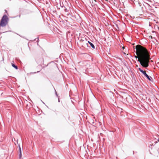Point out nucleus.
<instances>
[{
    "mask_svg": "<svg viewBox=\"0 0 159 159\" xmlns=\"http://www.w3.org/2000/svg\"><path fill=\"white\" fill-rule=\"evenodd\" d=\"M153 145V143H152V145ZM152 146V145H151Z\"/></svg>",
    "mask_w": 159,
    "mask_h": 159,
    "instance_id": "obj_24",
    "label": "nucleus"
},
{
    "mask_svg": "<svg viewBox=\"0 0 159 159\" xmlns=\"http://www.w3.org/2000/svg\"><path fill=\"white\" fill-rule=\"evenodd\" d=\"M83 72L85 74H88V75H89V73H91L92 71V70H83Z\"/></svg>",
    "mask_w": 159,
    "mask_h": 159,
    "instance_id": "obj_6",
    "label": "nucleus"
},
{
    "mask_svg": "<svg viewBox=\"0 0 159 159\" xmlns=\"http://www.w3.org/2000/svg\"><path fill=\"white\" fill-rule=\"evenodd\" d=\"M5 11L6 12H7V11L6 10H5Z\"/></svg>",
    "mask_w": 159,
    "mask_h": 159,
    "instance_id": "obj_17",
    "label": "nucleus"
},
{
    "mask_svg": "<svg viewBox=\"0 0 159 159\" xmlns=\"http://www.w3.org/2000/svg\"><path fill=\"white\" fill-rule=\"evenodd\" d=\"M11 65L14 68L16 69H18V67L15 64L11 63Z\"/></svg>",
    "mask_w": 159,
    "mask_h": 159,
    "instance_id": "obj_7",
    "label": "nucleus"
},
{
    "mask_svg": "<svg viewBox=\"0 0 159 159\" xmlns=\"http://www.w3.org/2000/svg\"><path fill=\"white\" fill-rule=\"evenodd\" d=\"M154 143H155V144H155L156 143V142H154Z\"/></svg>",
    "mask_w": 159,
    "mask_h": 159,
    "instance_id": "obj_23",
    "label": "nucleus"
},
{
    "mask_svg": "<svg viewBox=\"0 0 159 159\" xmlns=\"http://www.w3.org/2000/svg\"><path fill=\"white\" fill-rule=\"evenodd\" d=\"M8 18L6 15H4L2 17L0 25L1 26L4 27L8 23Z\"/></svg>",
    "mask_w": 159,
    "mask_h": 159,
    "instance_id": "obj_2",
    "label": "nucleus"
},
{
    "mask_svg": "<svg viewBox=\"0 0 159 159\" xmlns=\"http://www.w3.org/2000/svg\"><path fill=\"white\" fill-rule=\"evenodd\" d=\"M18 147H19V158L20 159V158H21L22 157V151H21V149L20 147V144H18Z\"/></svg>",
    "mask_w": 159,
    "mask_h": 159,
    "instance_id": "obj_5",
    "label": "nucleus"
},
{
    "mask_svg": "<svg viewBox=\"0 0 159 159\" xmlns=\"http://www.w3.org/2000/svg\"><path fill=\"white\" fill-rule=\"evenodd\" d=\"M59 71L60 72H61V74H62V72H61V71H60V70H59Z\"/></svg>",
    "mask_w": 159,
    "mask_h": 159,
    "instance_id": "obj_18",
    "label": "nucleus"
},
{
    "mask_svg": "<svg viewBox=\"0 0 159 159\" xmlns=\"http://www.w3.org/2000/svg\"><path fill=\"white\" fill-rule=\"evenodd\" d=\"M82 42L83 43V44L85 46H88V44L87 42H88L89 44L90 45V46L91 47L93 48L94 49L95 48L94 45H93V43H92L90 42L89 41H87V40H83L82 41Z\"/></svg>",
    "mask_w": 159,
    "mask_h": 159,
    "instance_id": "obj_4",
    "label": "nucleus"
},
{
    "mask_svg": "<svg viewBox=\"0 0 159 159\" xmlns=\"http://www.w3.org/2000/svg\"><path fill=\"white\" fill-rule=\"evenodd\" d=\"M113 71H114V72H116V73H115L116 75H117V72H119L120 71V70H116L117 71H116L115 70H112Z\"/></svg>",
    "mask_w": 159,
    "mask_h": 159,
    "instance_id": "obj_10",
    "label": "nucleus"
},
{
    "mask_svg": "<svg viewBox=\"0 0 159 159\" xmlns=\"http://www.w3.org/2000/svg\"><path fill=\"white\" fill-rule=\"evenodd\" d=\"M134 51H135V48H134Z\"/></svg>",
    "mask_w": 159,
    "mask_h": 159,
    "instance_id": "obj_26",
    "label": "nucleus"
},
{
    "mask_svg": "<svg viewBox=\"0 0 159 159\" xmlns=\"http://www.w3.org/2000/svg\"><path fill=\"white\" fill-rule=\"evenodd\" d=\"M157 141L159 142V138L158 139H157Z\"/></svg>",
    "mask_w": 159,
    "mask_h": 159,
    "instance_id": "obj_19",
    "label": "nucleus"
},
{
    "mask_svg": "<svg viewBox=\"0 0 159 159\" xmlns=\"http://www.w3.org/2000/svg\"><path fill=\"white\" fill-rule=\"evenodd\" d=\"M109 71H110V72H111V73H112V72H113L112 71H111V70H109Z\"/></svg>",
    "mask_w": 159,
    "mask_h": 159,
    "instance_id": "obj_15",
    "label": "nucleus"
},
{
    "mask_svg": "<svg viewBox=\"0 0 159 159\" xmlns=\"http://www.w3.org/2000/svg\"><path fill=\"white\" fill-rule=\"evenodd\" d=\"M130 71V72H131V73H130L131 74V76L132 77V78L133 77H132V75H133V72L132 71V70H129Z\"/></svg>",
    "mask_w": 159,
    "mask_h": 159,
    "instance_id": "obj_11",
    "label": "nucleus"
},
{
    "mask_svg": "<svg viewBox=\"0 0 159 159\" xmlns=\"http://www.w3.org/2000/svg\"><path fill=\"white\" fill-rule=\"evenodd\" d=\"M58 102H60V100H59V99H58Z\"/></svg>",
    "mask_w": 159,
    "mask_h": 159,
    "instance_id": "obj_21",
    "label": "nucleus"
},
{
    "mask_svg": "<svg viewBox=\"0 0 159 159\" xmlns=\"http://www.w3.org/2000/svg\"><path fill=\"white\" fill-rule=\"evenodd\" d=\"M150 37H151V38H152V36H150Z\"/></svg>",
    "mask_w": 159,
    "mask_h": 159,
    "instance_id": "obj_20",
    "label": "nucleus"
},
{
    "mask_svg": "<svg viewBox=\"0 0 159 159\" xmlns=\"http://www.w3.org/2000/svg\"><path fill=\"white\" fill-rule=\"evenodd\" d=\"M135 49L136 54L139 56L138 61L140 64L144 67H147L148 66L149 60L150 59L148 51L145 48L139 45H137Z\"/></svg>",
    "mask_w": 159,
    "mask_h": 159,
    "instance_id": "obj_1",
    "label": "nucleus"
},
{
    "mask_svg": "<svg viewBox=\"0 0 159 159\" xmlns=\"http://www.w3.org/2000/svg\"><path fill=\"white\" fill-rule=\"evenodd\" d=\"M39 71H37V72H30L29 73H27V75H31V74H35L36 73H39Z\"/></svg>",
    "mask_w": 159,
    "mask_h": 159,
    "instance_id": "obj_9",
    "label": "nucleus"
},
{
    "mask_svg": "<svg viewBox=\"0 0 159 159\" xmlns=\"http://www.w3.org/2000/svg\"><path fill=\"white\" fill-rule=\"evenodd\" d=\"M55 94L56 95V96H57V97H58V95H57V92H56V90L55 89Z\"/></svg>",
    "mask_w": 159,
    "mask_h": 159,
    "instance_id": "obj_12",
    "label": "nucleus"
},
{
    "mask_svg": "<svg viewBox=\"0 0 159 159\" xmlns=\"http://www.w3.org/2000/svg\"><path fill=\"white\" fill-rule=\"evenodd\" d=\"M94 122H93L92 123L93 124H94Z\"/></svg>",
    "mask_w": 159,
    "mask_h": 159,
    "instance_id": "obj_22",
    "label": "nucleus"
},
{
    "mask_svg": "<svg viewBox=\"0 0 159 159\" xmlns=\"http://www.w3.org/2000/svg\"><path fill=\"white\" fill-rule=\"evenodd\" d=\"M52 66L54 67V69H56V68L57 67V64L54 63H52Z\"/></svg>",
    "mask_w": 159,
    "mask_h": 159,
    "instance_id": "obj_8",
    "label": "nucleus"
},
{
    "mask_svg": "<svg viewBox=\"0 0 159 159\" xmlns=\"http://www.w3.org/2000/svg\"><path fill=\"white\" fill-rule=\"evenodd\" d=\"M143 75L146 77L147 79L150 81L153 82V79L150 76L148 75L146 72L144 71V70H139Z\"/></svg>",
    "mask_w": 159,
    "mask_h": 159,
    "instance_id": "obj_3",
    "label": "nucleus"
},
{
    "mask_svg": "<svg viewBox=\"0 0 159 159\" xmlns=\"http://www.w3.org/2000/svg\"><path fill=\"white\" fill-rule=\"evenodd\" d=\"M65 11L66 12H67V9L66 8H65Z\"/></svg>",
    "mask_w": 159,
    "mask_h": 159,
    "instance_id": "obj_14",
    "label": "nucleus"
},
{
    "mask_svg": "<svg viewBox=\"0 0 159 159\" xmlns=\"http://www.w3.org/2000/svg\"><path fill=\"white\" fill-rule=\"evenodd\" d=\"M124 70V72L123 71V70H121V71L122 72H124L125 73H126V72L125 71V70Z\"/></svg>",
    "mask_w": 159,
    "mask_h": 159,
    "instance_id": "obj_13",
    "label": "nucleus"
},
{
    "mask_svg": "<svg viewBox=\"0 0 159 159\" xmlns=\"http://www.w3.org/2000/svg\"><path fill=\"white\" fill-rule=\"evenodd\" d=\"M138 70H141V68H138Z\"/></svg>",
    "mask_w": 159,
    "mask_h": 159,
    "instance_id": "obj_16",
    "label": "nucleus"
},
{
    "mask_svg": "<svg viewBox=\"0 0 159 159\" xmlns=\"http://www.w3.org/2000/svg\"><path fill=\"white\" fill-rule=\"evenodd\" d=\"M37 39H38V40H39V38H38Z\"/></svg>",
    "mask_w": 159,
    "mask_h": 159,
    "instance_id": "obj_25",
    "label": "nucleus"
}]
</instances>
